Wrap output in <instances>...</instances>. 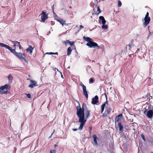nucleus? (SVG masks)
<instances>
[{"mask_svg": "<svg viewBox=\"0 0 153 153\" xmlns=\"http://www.w3.org/2000/svg\"><path fill=\"white\" fill-rule=\"evenodd\" d=\"M79 108H80L78 109L77 107V115L79 118V121L80 123V125L78 129L80 130H82L83 128V126L85 125L86 121V120L85 119L84 108H86L85 115L86 119L88 118L89 116L91 111L88 109L86 105L84 103L82 104V108L80 107Z\"/></svg>", "mask_w": 153, "mask_h": 153, "instance_id": "obj_1", "label": "nucleus"}, {"mask_svg": "<svg viewBox=\"0 0 153 153\" xmlns=\"http://www.w3.org/2000/svg\"><path fill=\"white\" fill-rule=\"evenodd\" d=\"M150 108L151 109L149 110L148 111H147V109H146L144 111V113L145 114L146 113V117L149 118L151 119L153 116V106H152L151 107H150Z\"/></svg>", "mask_w": 153, "mask_h": 153, "instance_id": "obj_2", "label": "nucleus"}, {"mask_svg": "<svg viewBox=\"0 0 153 153\" xmlns=\"http://www.w3.org/2000/svg\"><path fill=\"white\" fill-rule=\"evenodd\" d=\"M86 45L90 48H97L98 49L100 48L96 42L93 41L92 40L91 41V42H88L86 44Z\"/></svg>", "mask_w": 153, "mask_h": 153, "instance_id": "obj_3", "label": "nucleus"}, {"mask_svg": "<svg viewBox=\"0 0 153 153\" xmlns=\"http://www.w3.org/2000/svg\"><path fill=\"white\" fill-rule=\"evenodd\" d=\"M105 111L104 113H102V116L103 117H106L109 116V114L111 111V108L109 107H106Z\"/></svg>", "mask_w": 153, "mask_h": 153, "instance_id": "obj_4", "label": "nucleus"}, {"mask_svg": "<svg viewBox=\"0 0 153 153\" xmlns=\"http://www.w3.org/2000/svg\"><path fill=\"white\" fill-rule=\"evenodd\" d=\"M80 85L82 87L84 95H85L87 99H88V95L86 91V87L81 82L80 83Z\"/></svg>", "mask_w": 153, "mask_h": 153, "instance_id": "obj_5", "label": "nucleus"}, {"mask_svg": "<svg viewBox=\"0 0 153 153\" xmlns=\"http://www.w3.org/2000/svg\"><path fill=\"white\" fill-rule=\"evenodd\" d=\"M9 86L8 84H5L4 85L1 86L0 88V93L1 94H7V91H4L3 90L4 89H7V88Z\"/></svg>", "mask_w": 153, "mask_h": 153, "instance_id": "obj_6", "label": "nucleus"}, {"mask_svg": "<svg viewBox=\"0 0 153 153\" xmlns=\"http://www.w3.org/2000/svg\"><path fill=\"white\" fill-rule=\"evenodd\" d=\"M41 15L42 21L43 22H44L48 18V14L46 13L43 11L42 12Z\"/></svg>", "mask_w": 153, "mask_h": 153, "instance_id": "obj_7", "label": "nucleus"}, {"mask_svg": "<svg viewBox=\"0 0 153 153\" xmlns=\"http://www.w3.org/2000/svg\"><path fill=\"white\" fill-rule=\"evenodd\" d=\"M122 117V114H120L116 116L114 120L115 124H116L117 123H121V119Z\"/></svg>", "mask_w": 153, "mask_h": 153, "instance_id": "obj_8", "label": "nucleus"}, {"mask_svg": "<svg viewBox=\"0 0 153 153\" xmlns=\"http://www.w3.org/2000/svg\"><path fill=\"white\" fill-rule=\"evenodd\" d=\"M143 25L144 27H146L150 22L151 21L150 18V17H145Z\"/></svg>", "mask_w": 153, "mask_h": 153, "instance_id": "obj_9", "label": "nucleus"}, {"mask_svg": "<svg viewBox=\"0 0 153 153\" xmlns=\"http://www.w3.org/2000/svg\"><path fill=\"white\" fill-rule=\"evenodd\" d=\"M99 101L98 97L96 95L92 99L91 103L94 105L97 104V103L99 102Z\"/></svg>", "mask_w": 153, "mask_h": 153, "instance_id": "obj_10", "label": "nucleus"}, {"mask_svg": "<svg viewBox=\"0 0 153 153\" xmlns=\"http://www.w3.org/2000/svg\"><path fill=\"white\" fill-rule=\"evenodd\" d=\"M30 83L28 85V87L31 88H33L36 85V82L33 80H30Z\"/></svg>", "mask_w": 153, "mask_h": 153, "instance_id": "obj_11", "label": "nucleus"}, {"mask_svg": "<svg viewBox=\"0 0 153 153\" xmlns=\"http://www.w3.org/2000/svg\"><path fill=\"white\" fill-rule=\"evenodd\" d=\"M56 20L58 22H59L62 26H63L64 25H69V24L65 23L66 21L63 20L62 19L59 18V19H56Z\"/></svg>", "mask_w": 153, "mask_h": 153, "instance_id": "obj_12", "label": "nucleus"}, {"mask_svg": "<svg viewBox=\"0 0 153 153\" xmlns=\"http://www.w3.org/2000/svg\"><path fill=\"white\" fill-rule=\"evenodd\" d=\"M12 42L14 44L13 46L16 47L17 46L18 47L19 49H21V45L19 42L16 41H12Z\"/></svg>", "mask_w": 153, "mask_h": 153, "instance_id": "obj_13", "label": "nucleus"}, {"mask_svg": "<svg viewBox=\"0 0 153 153\" xmlns=\"http://www.w3.org/2000/svg\"><path fill=\"white\" fill-rule=\"evenodd\" d=\"M33 49V47L32 46L29 45V46L28 48L26 50V51L27 52H29L30 54H31Z\"/></svg>", "mask_w": 153, "mask_h": 153, "instance_id": "obj_14", "label": "nucleus"}, {"mask_svg": "<svg viewBox=\"0 0 153 153\" xmlns=\"http://www.w3.org/2000/svg\"><path fill=\"white\" fill-rule=\"evenodd\" d=\"M105 97H106V101L102 105V106H101V113H103V112L104 111V108H105V104H108V101H107V96L106 95V94H105Z\"/></svg>", "mask_w": 153, "mask_h": 153, "instance_id": "obj_15", "label": "nucleus"}, {"mask_svg": "<svg viewBox=\"0 0 153 153\" xmlns=\"http://www.w3.org/2000/svg\"><path fill=\"white\" fill-rule=\"evenodd\" d=\"M15 55L20 59H22L23 57V56H24L25 54L21 53H17L16 52L15 53Z\"/></svg>", "mask_w": 153, "mask_h": 153, "instance_id": "obj_16", "label": "nucleus"}, {"mask_svg": "<svg viewBox=\"0 0 153 153\" xmlns=\"http://www.w3.org/2000/svg\"><path fill=\"white\" fill-rule=\"evenodd\" d=\"M93 137L94 140V142L95 144L96 145H98V143L97 141V140H99V138H97V136L95 134L93 135Z\"/></svg>", "mask_w": 153, "mask_h": 153, "instance_id": "obj_17", "label": "nucleus"}, {"mask_svg": "<svg viewBox=\"0 0 153 153\" xmlns=\"http://www.w3.org/2000/svg\"><path fill=\"white\" fill-rule=\"evenodd\" d=\"M118 126L119 127V130L121 132L123 131V125H122L121 123H117Z\"/></svg>", "mask_w": 153, "mask_h": 153, "instance_id": "obj_18", "label": "nucleus"}, {"mask_svg": "<svg viewBox=\"0 0 153 153\" xmlns=\"http://www.w3.org/2000/svg\"><path fill=\"white\" fill-rule=\"evenodd\" d=\"M99 18L101 20V22L102 25L105 24L106 22V21L103 16H100Z\"/></svg>", "mask_w": 153, "mask_h": 153, "instance_id": "obj_19", "label": "nucleus"}, {"mask_svg": "<svg viewBox=\"0 0 153 153\" xmlns=\"http://www.w3.org/2000/svg\"><path fill=\"white\" fill-rule=\"evenodd\" d=\"M83 39L85 41H87L88 42L92 40V39L89 37H85V36L83 37Z\"/></svg>", "mask_w": 153, "mask_h": 153, "instance_id": "obj_20", "label": "nucleus"}, {"mask_svg": "<svg viewBox=\"0 0 153 153\" xmlns=\"http://www.w3.org/2000/svg\"><path fill=\"white\" fill-rule=\"evenodd\" d=\"M4 47L5 48H6L8 49L10 51L11 50H12V48H11L10 47L8 46V45H5L4 43H3L2 47Z\"/></svg>", "mask_w": 153, "mask_h": 153, "instance_id": "obj_21", "label": "nucleus"}, {"mask_svg": "<svg viewBox=\"0 0 153 153\" xmlns=\"http://www.w3.org/2000/svg\"><path fill=\"white\" fill-rule=\"evenodd\" d=\"M7 77L9 79V82H10V83L12 82V80L13 79V77L12 76L11 74H9L8 75Z\"/></svg>", "mask_w": 153, "mask_h": 153, "instance_id": "obj_22", "label": "nucleus"}, {"mask_svg": "<svg viewBox=\"0 0 153 153\" xmlns=\"http://www.w3.org/2000/svg\"><path fill=\"white\" fill-rule=\"evenodd\" d=\"M67 54L68 56L70 55L71 53L72 50L71 49V47H69L67 49Z\"/></svg>", "mask_w": 153, "mask_h": 153, "instance_id": "obj_23", "label": "nucleus"}, {"mask_svg": "<svg viewBox=\"0 0 153 153\" xmlns=\"http://www.w3.org/2000/svg\"><path fill=\"white\" fill-rule=\"evenodd\" d=\"M131 48V46L130 45H127L126 47V51H127V50H130Z\"/></svg>", "mask_w": 153, "mask_h": 153, "instance_id": "obj_24", "label": "nucleus"}, {"mask_svg": "<svg viewBox=\"0 0 153 153\" xmlns=\"http://www.w3.org/2000/svg\"><path fill=\"white\" fill-rule=\"evenodd\" d=\"M92 127L91 126H90L89 127V137H91V130H92Z\"/></svg>", "mask_w": 153, "mask_h": 153, "instance_id": "obj_25", "label": "nucleus"}, {"mask_svg": "<svg viewBox=\"0 0 153 153\" xmlns=\"http://www.w3.org/2000/svg\"><path fill=\"white\" fill-rule=\"evenodd\" d=\"M124 128L125 129L127 130H129V126L128 124L125 125L124 126Z\"/></svg>", "mask_w": 153, "mask_h": 153, "instance_id": "obj_26", "label": "nucleus"}, {"mask_svg": "<svg viewBox=\"0 0 153 153\" xmlns=\"http://www.w3.org/2000/svg\"><path fill=\"white\" fill-rule=\"evenodd\" d=\"M102 29H107L108 27V26L107 25H105V24L102 25Z\"/></svg>", "mask_w": 153, "mask_h": 153, "instance_id": "obj_27", "label": "nucleus"}, {"mask_svg": "<svg viewBox=\"0 0 153 153\" xmlns=\"http://www.w3.org/2000/svg\"><path fill=\"white\" fill-rule=\"evenodd\" d=\"M140 136L142 138L143 140L145 141H146V139L144 137V135L143 134H140Z\"/></svg>", "mask_w": 153, "mask_h": 153, "instance_id": "obj_28", "label": "nucleus"}, {"mask_svg": "<svg viewBox=\"0 0 153 153\" xmlns=\"http://www.w3.org/2000/svg\"><path fill=\"white\" fill-rule=\"evenodd\" d=\"M122 5V3L121 1L120 0H118V5L117 6L118 7H120Z\"/></svg>", "mask_w": 153, "mask_h": 153, "instance_id": "obj_29", "label": "nucleus"}, {"mask_svg": "<svg viewBox=\"0 0 153 153\" xmlns=\"http://www.w3.org/2000/svg\"><path fill=\"white\" fill-rule=\"evenodd\" d=\"M97 11L98 12V13L97 14V15L99 14L101 12V10H100L99 7H97Z\"/></svg>", "mask_w": 153, "mask_h": 153, "instance_id": "obj_30", "label": "nucleus"}, {"mask_svg": "<svg viewBox=\"0 0 153 153\" xmlns=\"http://www.w3.org/2000/svg\"><path fill=\"white\" fill-rule=\"evenodd\" d=\"M94 82V80L92 78H91L89 79V83H93Z\"/></svg>", "mask_w": 153, "mask_h": 153, "instance_id": "obj_31", "label": "nucleus"}, {"mask_svg": "<svg viewBox=\"0 0 153 153\" xmlns=\"http://www.w3.org/2000/svg\"><path fill=\"white\" fill-rule=\"evenodd\" d=\"M51 8H52V12H53V14H55V15H56V13L54 12V5L53 4Z\"/></svg>", "mask_w": 153, "mask_h": 153, "instance_id": "obj_32", "label": "nucleus"}, {"mask_svg": "<svg viewBox=\"0 0 153 153\" xmlns=\"http://www.w3.org/2000/svg\"><path fill=\"white\" fill-rule=\"evenodd\" d=\"M69 40H66V41H64L63 43L64 44L66 45L67 44L69 43Z\"/></svg>", "mask_w": 153, "mask_h": 153, "instance_id": "obj_33", "label": "nucleus"}, {"mask_svg": "<svg viewBox=\"0 0 153 153\" xmlns=\"http://www.w3.org/2000/svg\"><path fill=\"white\" fill-rule=\"evenodd\" d=\"M10 51L12 53L15 55V53L16 52V51L15 49H12V50H11Z\"/></svg>", "mask_w": 153, "mask_h": 153, "instance_id": "obj_34", "label": "nucleus"}, {"mask_svg": "<svg viewBox=\"0 0 153 153\" xmlns=\"http://www.w3.org/2000/svg\"><path fill=\"white\" fill-rule=\"evenodd\" d=\"M68 43L71 46H72V45H73L74 46V42H71V41H69Z\"/></svg>", "mask_w": 153, "mask_h": 153, "instance_id": "obj_35", "label": "nucleus"}, {"mask_svg": "<svg viewBox=\"0 0 153 153\" xmlns=\"http://www.w3.org/2000/svg\"><path fill=\"white\" fill-rule=\"evenodd\" d=\"M21 59L23 60L25 62H28L27 60L24 57H23Z\"/></svg>", "mask_w": 153, "mask_h": 153, "instance_id": "obj_36", "label": "nucleus"}, {"mask_svg": "<svg viewBox=\"0 0 153 153\" xmlns=\"http://www.w3.org/2000/svg\"><path fill=\"white\" fill-rule=\"evenodd\" d=\"M56 150H50V153H56Z\"/></svg>", "mask_w": 153, "mask_h": 153, "instance_id": "obj_37", "label": "nucleus"}, {"mask_svg": "<svg viewBox=\"0 0 153 153\" xmlns=\"http://www.w3.org/2000/svg\"><path fill=\"white\" fill-rule=\"evenodd\" d=\"M53 52H47L45 54H49V55H52L53 54Z\"/></svg>", "mask_w": 153, "mask_h": 153, "instance_id": "obj_38", "label": "nucleus"}, {"mask_svg": "<svg viewBox=\"0 0 153 153\" xmlns=\"http://www.w3.org/2000/svg\"><path fill=\"white\" fill-rule=\"evenodd\" d=\"M149 13L148 12H147L146 13V15L145 16V17H149Z\"/></svg>", "mask_w": 153, "mask_h": 153, "instance_id": "obj_39", "label": "nucleus"}, {"mask_svg": "<svg viewBox=\"0 0 153 153\" xmlns=\"http://www.w3.org/2000/svg\"><path fill=\"white\" fill-rule=\"evenodd\" d=\"M27 96L28 98H30L31 97V95L30 94H27Z\"/></svg>", "mask_w": 153, "mask_h": 153, "instance_id": "obj_40", "label": "nucleus"}, {"mask_svg": "<svg viewBox=\"0 0 153 153\" xmlns=\"http://www.w3.org/2000/svg\"><path fill=\"white\" fill-rule=\"evenodd\" d=\"M55 24V22H54L53 21H51V24L53 25H54Z\"/></svg>", "mask_w": 153, "mask_h": 153, "instance_id": "obj_41", "label": "nucleus"}, {"mask_svg": "<svg viewBox=\"0 0 153 153\" xmlns=\"http://www.w3.org/2000/svg\"><path fill=\"white\" fill-rule=\"evenodd\" d=\"M80 29H82V28H84V26H82V25H80Z\"/></svg>", "mask_w": 153, "mask_h": 153, "instance_id": "obj_42", "label": "nucleus"}, {"mask_svg": "<svg viewBox=\"0 0 153 153\" xmlns=\"http://www.w3.org/2000/svg\"><path fill=\"white\" fill-rule=\"evenodd\" d=\"M78 130L77 128H73L72 130L74 131H76Z\"/></svg>", "mask_w": 153, "mask_h": 153, "instance_id": "obj_43", "label": "nucleus"}, {"mask_svg": "<svg viewBox=\"0 0 153 153\" xmlns=\"http://www.w3.org/2000/svg\"><path fill=\"white\" fill-rule=\"evenodd\" d=\"M56 18H55V19H56H56H59V18H60L57 16H56Z\"/></svg>", "mask_w": 153, "mask_h": 153, "instance_id": "obj_44", "label": "nucleus"}, {"mask_svg": "<svg viewBox=\"0 0 153 153\" xmlns=\"http://www.w3.org/2000/svg\"><path fill=\"white\" fill-rule=\"evenodd\" d=\"M55 132V130L54 129L53 132L52 133V134H51V136Z\"/></svg>", "mask_w": 153, "mask_h": 153, "instance_id": "obj_45", "label": "nucleus"}, {"mask_svg": "<svg viewBox=\"0 0 153 153\" xmlns=\"http://www.w3.org/2000/svg\"><path fill=\"white\" fill-rule=\"evenodd\" d=\"M53 54H56L58 55V52H56V53H53Z\"/></svg>", "mask_w": 153, "mask_h": 153, "instance_id": "obj_46", "label": "nucleus"}, {"mask_svg": "<svg viewBox=\"0 0 153 153\" xmlns=\"http://www.w3.org/2000/svg\"><path fill=\"white\" fill-rule=\"evenodd\" d=\"M3 44V43H0V46L1 47H2V46Z\"/></svg>", "mask_w": 153, "mask_h": 153, "instance_id": "obj_47", "label": "nucleus"}, {"mask_svg": "<svg viewBox=\"0 0 153 153\" xmlns=\"http://www.w3.org/2000/svg\"><path fill=\"white\" fill-rule=\"evenodd\" d=\"M61 77H62V79H63V78H63V75H62V73H61Z\"/></svg>", "mask_w": 153, "mask_h": 153, "instance_id": "obj_48", "label": "nucleus"}, {"mask_svg": "<svg viewBox=\"0 0 153 153\" xmlns=\"http://www.w3.org/2000/svg\"><path fill=\"white\" fill-rule=\"evenodd\" d=\"M57 146V145H54V148L55 149L56 147Z\"/></svg>", "mask_w": 153, "mask_h": 153, "instance_id": "obj_49", "label": "nucleus"}, {"mask_svg": "<svg viewBox=\"0 0 153 153\" xmlns=\"http://www.w3.org/2000/svg\"><path fill=\"white\" fill-rule=\"evenodd\" d=\"M134 42V40H132L131 41V42L133 43V42Z\"/></svg>", "mask_w": 153, "mask_h": 153, "instance_id": "obj_50", "label": "nucleus"}, {"mask_svg": "<svg viewBox=\"0 0 153 153\" xmlns=\"http://www.w3.org/2000/svg\"><path fill=\"white\" fill-rule=\"evenodd\" d=\"M149 35H151V33L149 32Z\"/></svg>", "mask_w": 153, "mask_h": 153, "instance_id": "obj_51", "label": "nucleus"}, {"mask_svg": "<svg viewBox=\"0 0 153 153\" xmlns=\"http://www.w3.org/2000/svg\"><path fill=\"white\" fill-rule=\"evenodd\" d=\"M69 8H72V7H71V6H70Z\"/></svg>", "mask_w": 153, "mask_h": 153, "instance_id": "obj_52", "label": "nucleus"}, {"mask_svg": "<svg viewBox=\"0 0 153 153\" xmlns=\"http://www.w3.org/2000/svg\"><path fill=\"white\" fill-rule=\"evenodd\" d=\"M149 27H148V28L149 29Z\"/></svg>", "mask_w": 153, "mask_h": 153, "instance_id": "obj_53", "label": "nucleus"}, {"mask_svg": "<svg viewBox=\"0 0 153 153\" xmlns=\"http://www.w3.org/2000/svg\"><path fill=\"white\" fill-rule=\"evenodd\" d=\"M152 153H153V152H152Z\"/></svg>", "mask_w": 153, "mask_h": 153, "instance_id": "obj_54", "label": "nucleus"}]
</instances>
